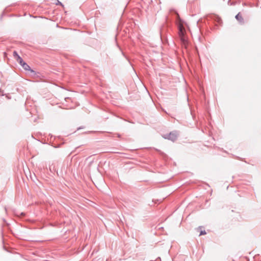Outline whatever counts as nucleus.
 I'll use <instances>...</instances> for the list:
<instances>
[{
    "instance_id": "1",
    "label": "nucleus",
    "mask_w": 261,
    "mask_h": 261,
    "mask_svg": "<svg viewBox=\"0 0 261 261\" xmlns=\"http://www.w3.org/2000/svg\"><path fill=\"white\" fill-rule=\"evenodd\" d=\"M185 29L183 28L182 27L180 26L179 27L178 35H179V37L180 41L184 44H185L187 42V39H186L185 35Z\"/></svg>"
},
{
    "instance_id": "2",
    "label": "nucleus",
    "mask_w": 261,
    "mask_h": 261,
    "mask_svg": "<svg viewBox=\"0 0 261 261\" xmlns=\"http://www.w3.org/2000/svg\"><path fill=\"white\" fill-rule=\"evenodd\" d=\"M164 138L174 142L177 139V134L176 132H172L165 135Z\"/></svg>"
},
{
    "instance_id": "3",
    "label": "nucleus",
    "mask_w": 261,
    "mask_h": 261,
    "mask_svg": "<svg viewBox=\"0 0 261 261\" xmlns=\"http://www.w3.org/2000/svg\"><path fill=\"white\" fill-rule=\"evenodd\" d=\"M236 19L239 21L241 24H243L244 22V19L241 14V13L239 12L235 17Z\"/></svg>"
},
{
    "instance_id": "4",
    "label": "nucleus",
    "mask_w": 261,
    "mask_h": 261,
    "mask_svg": "<svg viewBox=\"0 0 261 261\" xmlns=\"http://www.w3.org/2000/svg\"><path fill=\"white\" fill-rule=\"evenodd\" d=\"M21 66L25 70L30 71L31 72H34V71L32 70L30 67V66L25 62L23 63V64Z\"/></svg>"
},
{
    "instance_id": "5",
    "label": "nucleus",
    "mask_w": 261,
    "mask_h": 261,
    "mask_svg": "<svg viewBox=\"0 0 261 261\" xmlns=\"http://www.w3.org/2000/svg\"><path fill=\"white\" fill-rule=\"evenodd\" d=\"M21 65H22L23 64V63H24L25 62L23 61V60H22V59L20 57H17V60H16Z\"/></svg>"
},
{
    "instance_id": "6",
    "label": "nucleus",
    "mask_w": 261,
    "mask_h": 261,
    "mask_svg": "<svg viewBox=\"0 0 261 261\" xmlns=\"http://www.w3.org/2000/svg\"><path fill=\"white\" fill-rule=\"evenodd\" d=\"M13 55L15 60H17V57H20L16 51H13Z\"/></svg>"
},
{
    "instance_id": "7",
    "label": "nucleus",
    "mask_w": 261,
    "mask_h": 261,
    "mask_svg": "<svg viewBox=\"0 0 261 261\" xmlns=\"http://www.w3.org/2000/svg\"><path fill=\"white\" fill-rule=\"evenodd\" d=\"M205 234H206L205 231V230H203V231H201L199 235L201 236V235Z\"/></svg>"
},
{
    "instance_id": "8",
    "label": "nucleus",
    "mask_w": 261,
    "mask_h": 261,
    "mask_svg": "<svg viewBox=\"0 0 261 261\" xmlns=\"http://www.w3.org/2000/svg\"><path fill=\"white\" fill-rule=\"evenodd\" d=\"M56 4L63 6L61 2H60L59 1H58V3H57Z\"/></svg>"
},
{
    "instance_id": "9",
    "label": "nucleus",
    "mask_w": 261,
    "mask_h": 261,
    "mask_svg": "<svg viewBox=\"0 0 261 261\" xmlns=\"http://www.w3.org/2000/svg\"><path fill=\"white\" fill-rule=\"evenodd\" d=\"M21 215H24V214L23 213H21Z\"/></svg>"
},
{
    "instance_id": "10",
    "label": "nucleus",
    "mask_w": 261,
    "mask_h": 261,
    "mask_svg": "<svg viewBox=\"0 0 261 261\" xmlns=\"http://www.w3.org/2000/svg\"><path fill=\"white\" fill-rule=\"evenodd\" d=\"M113 152H114V153H117V152H116V151H112Z\"/></svg>"
}]
</instances>
